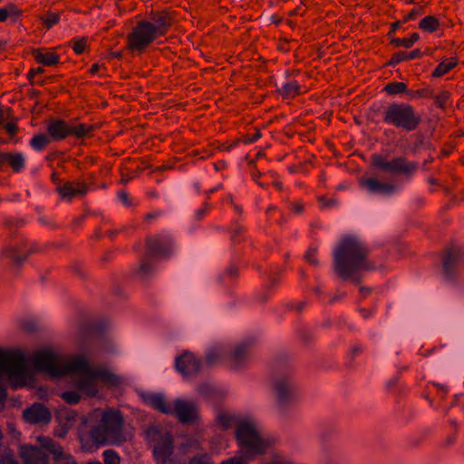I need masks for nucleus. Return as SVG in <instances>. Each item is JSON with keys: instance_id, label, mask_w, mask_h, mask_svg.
<instances>
[{"instance_id": "f257e3e1", "label": "nucleus", "mask_w": 464, "mask_h": 464, "mask_svg": "<svg viewBox=\"0 0 464 464\" xmlns=\"http://www.w3.org/2000/svg\"><path fill=\"white\" fill-rule=\"evenodd\" d=\"M81 448L92 452L103 446H121L132 439L126 430L124 418L120 411L95 409L83 416L78 428Z\"/></svg>"}, {"instance_id": "f03ea898", "label": "nucleus", "mask_w": 464, "mask_h": 464, "mask_svg": "<svg viewBox=\"0 0 464 464\" xmlns=\"http://www.w3.org/2000/svg\"><path fill=\"white\" fill-rule=\"evenodd\" d=\"M334 270L343 280H347L359 271L375 268L369 259L367 245L354 236H344L336 244L334 252Z\"/></svg>"}, {"instance_id": "7ed1b4c3", "label": "nucleus", "mask_w": 464, "mask_h": 464, "mask_svg": "<svg viewBox=\"0 0 464 464\" xmlns=\"http://www.w3.org/2000/svg\"><path fill=\"white\" fill-rule=\"evenodd\" d=\"M238 452L246 460L263 455L272 446V441L260 433L257 423L252 419H242L236 425Z\"/></svg>"}, {"instance_id": "20e7f679", "label": "nucleus", "mask_w": 464, "mask_h": 464, "mask_svg": "<svg viewBox=\"0 0 464 464\" xmlns=\"http://www.w3.org/2000/svg\"><path fill=\"white\" fill-rule=\"evenodd\" d=\"M271 394L275 409L280 415H285L298 402V387L292 371L274 377L271 382Z\"/></svg>"}, {"instance_id": "39448f33", "label": "nucleus", "mask_w": 464, "mask_h": 464, "mask_svg": "<svg viewBox=\"0 0 464 464\" xmlns=\"http://www.w3.org/2000/svg\"><path fill=\"white\" fill-rule=\"evenodd\" d=\"M66 374L73 376V385L88 397H94L100 390L96 368L82 356L72 357Z\"/></svg>"}, {"instance_id": "423d86ee", "label": "nucleus", "mask_w": 464, "mask_h": 464, "mask_svg": "<svg viewBox=\"0 0 464 464\" xmlns=\"http://www.w3.org/2000/svg\"><path fill=\"white\" fill-rule=\"evenodd\" d=\"M72 357H63L53 349H43L35 352L31 362L34 366L53 376L65 375Z\"/></svg>"}, {"instance_id": "0eeeda50", "label": "nucleus", "mask_w": 464, "mask_h": 464, "mask_svg": "<svg viewBox=\"0 0 464 464\" xmlns=\"http://www.w3.org/2000/svg\"><path fill=\"white\" fill-rule=\"evenodd\" d=\"M146 439L153 445V453L159 464H167L171 461L170 457L174 451L172 435L159 426H150L146 430Z\"/></svg>"}, {"instance_id": "6e6552de", "label": "nucleus", "mask_w": 464, "mask_h": 464, "mask_svg": "<svg viewBox=\"0 0 464 464\" xmlns=\"http://www.w3.org/2000/svg\"><path fill=\"white\" fill-rule=\"evenodd\" d=\"M0 382L20 388V351L0 349Z\"/></svg>"}, {"instance_id": "1a4fd4ad", "label": "nucleus", "mask_w": 464, "mask_h": 464, "mask_svg": "<svg viewBox=\"0 0 464 464\" xmlns=\"http://www.w3.org/2000/svg\"><path fill=\"white\" fill-rule=\"evenodd\" d=\"M384 121L395 125L396 127H401L407 130H412L417 128L420 122V118L415 115L411 106L392 104L387 108Z\"/></svg>"}, {"instance_id": "9d476101", "label": "nucleus", "mask_w": 464, "mask_h": 464, "mask_svg": "<svg viewBox=\"0 0 464 464\" xmlns=\"http://www.w3.org/2000/svg\"><path fill=\"white\" fill-rule=\"evenodd\" d=\"M160 36L150 22H140L128 37V47L132 52L140 53Z\"/></svg>"}, {"instance_id": "9b49d317", "label": "nucleus", "mask_w": 464, "mask_h": 464, "mask_svg": "<svg viewBox=\"0 0 464 464\" xmlns=\"http://www.w3.org/2000/svg\"><path fill=\"white\" fill-rule=\"evenodd\" d=\"M184 424H193L198 420V411L195 403L181 399L176 400L172 403L171 413Z\"/></svg>"}, {"instance_id": "f8f14e48", "label": "nucleus", "mask_w": 464, "mask_h": 464, "mask_svg": "<svg viewBox=\"0 0 464 464\" xmlns=\"http://www.w3.org/2000/svg\"><path fill=\"white\" fill-rule=\"evenodd\" d=\"M254 341L251 339L237 343L228 355L231 365L238 368L246 364L253 354Z\"/></svg>"}, {"instance_id": "ddd939ff", "label": "nucleus", "mask_w": 464, "mask_h": 464, "mask_svg": "<svg viewBox=\"0 0 464 464\" xmlns=\"http://www.w3.org/2000/svg\"><path fill=\"white\" fill-rule=\"evenodd\" d=\"M39 438H37V440L40 442V448L30 445L20 447L19 454L24 464H49L48 457L45 453L49 451L43 447Z\"/></svg>"}, {"instance_id": "4468645a", "label": "nucleus", "mask_w": 464, "mask_h": 464, "mask_svg": "<svg viewBox=\"0 0 464 464\" xmlns=\"http://www.w3.org/2000/svg\"><path fill=\"white\" fill-rule=\"evenodd\" d=\"M43 447L53 455V464H77L73 457L51 438H39Z\"/></svg>"}, {"instance_id": "2eb2a0df", "label": "nucleus", "mask_w": 464, "mask_h": 464, "mask_svg": "<svg viewBox=\"0 0 464 464\" xmlns=\"http://www.w3.org/2000/svg\"><path fill=\"white\" fill-rule=\"evenodd\" d=\"M176 368L184 377H191L198 373L200 362L195 354L185 352L176 358Z\"/></svg>"}, {"instance_id": "dca6fc26", "label": "nucleus", "mask_w": 464, "mask_h": 464, "mask_svg": "<svg viewBox=\"0 0 464 464\" xmlns=\"http://www.w3.org/2000/svg\"><path fill=\"white\" fill-rule=\"evenodd\" d=\"M23 417L31 424H46L51 420V412L42 403H34L24 411Z\"/></svg>"}, {"instance_id": "f3484780", "label": "nucleus", "mask_w": 464, "mask_h": 464, "mask_svg": "<svg viewBox=\"0 0 464 464\" xmlns=\"http://www.w3.org/2000/svg\"><path fill=\"white\" fill-rule=\"evenodd\" d=\"M171 250L172 244L169 240L160 237L149 238L147 240V258L168 256Z\"/></svg>"}, {"instance_id": "a211bd4d", "label": "nucleus", "mask_w": 464, "mask_h": 464, "mask_svg": "<svg viewBox=\"0 0 464 464\" xmlns=\"http://www.w3.org/2000/svg\"><path fill=\"white\" fill-rule=\"evenodd\" d=\"M464 257V248L460 246H451L448 249L443 260V276L446 279H453L452 268Z\"/></svg>"}, {"instance_id": "6ab92c4d", "label": "nucleus", "mask_w": 464, "mask_h": 464, "mask_svg": "<svg viewBox=\"0 0 464 464\" xmlns=\"http://www.w3.org/2000/svg\"><path fill=\"white\" fill-rule=\"evenodd\" d=\"M361 187L365 188L371 193H379L382 195H391L395 191V185L389 182H382L379 179L369 177H362L359 179Z\"/></svg>"}, {"instance_id": "aec40b11", "label": "nucleus", "mask_w": 464, "mask_h": 464, "mask_svg": "<svg viewBox=\"0 0 464 464\" xmlns=\"http://www.w3.org/2000/svg\"><path fill=\"white\" fill-rule=\"evenodd\" d=\"M71 125L63 120H52L47 125L50 138L54 140H62L70 136Z\"/></svg>"}, {"instance_id": "412c9836", "label": "nucleus", "mask_w": 464, "mask_h": 464, "mask_svg": "<svg viewBox=\"0 0 464 464\" xmlns=\"http://www.w3.org/2000/svg\"><path fill=\"white\" fill-rule=\"evenodd\" d=\"M417 168L415 162L406 160L405 158L397 157L389 161L388 172L394 174H411Z\"/></svg>"}, {"instance_id": "4be33fe9", "label": "nucleus", "mask_w": 464, "mask_h": 464, "mask_svg": "<svg viewBox=\"0 0 464 464\" xmlns=\"http://www.w3.org/2000/svg\"><path fill=\"white\" fill-rule=\"evenodd\" d=\"M58 190L63 199L71 200L76 196L84 195L87 191V186L81 182L65 183Z\"/></svg>"}, {"instance_id": "5701e85b", "label": "nucleus", "mask_w": 464, "mask_h": 464, "mask_svg": "<svg viewBox=\"0 0 464 464\" xmlns=\"http://www.w3.org/2000/svg\"><path fill=\"white\" fill-rule=\"evenodd\" d=\"M24 162L25 158L20 152H0V164H8L14 171L23 169Z\"/></svg>"}, {"instance_id": "b1692460", "label": "nucleus", "mask_w": 464, "mask_h": 464, "mask_svg": "<svg viewBox=\"0 0 464 464\" xmlns=\"http://www.w3.org/2000/svg\"><path fill=\"white\" fill-rule=\"evenodd\" d=\"M144 401L148 405L162 413H171L172 403H167L165 398L161 394L149 393L144 396Z\"/></svg>"}, {"instance_id": "393cba45", "label": "nucleus", "mask_w": 464, "mask_h": 464, "mask_svg": "<svg viewBox=\"0 0 464 464\" xmlns=\"http://www.w3.org/2000/svg\"><path fill=\"white\" fill-rule=\"evenodd\" d=\"M151 24L159 35H163L172 24V18L165 12L152 14Z\"/></svg>"}, {"instance_id": "a878e982", "label": "nucleus", "mask_w": 464, "mask_h": 464, "mask_svg": "<svg viewBox=\"0 0 464 464\" xmlns=\"http://www.w3.org/2000/svg\"><path fill=\"white\" fill-rule=\"evenodd\" d=\"M1 256L8 258L17 266H20L26 259L27 254L22 253L16 246H7L2 249Z\"/></svg>"}, {"instance_id": "bb28decb", "label": "nucleus", "mask_w": 464, "mask_h": 464, "mask_svg": "<svg viewBox=\"0 0 464 464\" xmlns=\"http://www.w3.org/2000/svg\"><path fill=\"white\" fill-rule=\"evenodd\" d=\"M77 414L71 410L60 411L56 415V420L60 425L65 429L71 430L76 422Z\"/></svg>"}, {"instance_id": "cd10ccee", "label": "nucleus", "mask_w": 464, "mask_h": 464, "mask_svg": "<svg viewBox=\"0 0 464 464\" xmlns=\"http://www.w3.org/2000/svg\"><path fill=\"white\" fill-rule=\"evenodd\" d=\"M99 382L109 386H119L122 382V378L111 372L103 369H97Z\"/></svg>"}, {"instance_id": "c85d7f7f", "label": "nucleus", "mask_w": 464, "mask_h": 464, "mask_svg": "<svg viewBox=\"0 0 464 464\" xmlns=\"http://www.w3.org/2000/svg\"><path fill=\"white\" fill-rule=\"evenodd\" d=\"M216 425L221 430H228L236 423V418L233 414L227 411H219L215 420Z\"/></svg>"}, {"instance_id": "c756f323", "label": "nucleus", "mask_w": 464, "mask_h": 464, "mask_svg": "<svg viewBox=\"0 0 464 464\" xmlns=\"http://www.w3.org/2000/svg\"><path fill=\"white\" fill-rule=\"evenodd\" d=\"M34 58L38 63L46 66L54 65L59 62V55L54 53L34 51Z\"/></svg>"}, {"instance_id": "7c9ffc66", "label": "nucleus", "mask_w": 464, "mask_h": 464, "mask_svg": "<svg viewBox=\"0 0 464 464\" xmlns=\"http://www.w3.org/2000/svg\"><path fill=\"white\" fill-rule=\"evenodd\" d=\"M457 65V60L455 58H450L449 60H445L441 62L432 72L434 77H440L446 74L450 70L454 68Z\"/></svg>"}, {"instance_id": "2f4dec72", "label": "nucleus", "mask_w": 464, "mask_h": 464, "mask_svg": "<svg viewBox=\"0 0 464 464\" xmlns=\"http://www.w3.org/2000/svg\"><path fill=\"white\" fill-rule=\"evenodd\" d=\"M421 54L420 51L419 49H415L413 51H411V53H403V52H398V53H395L391 61H390V64H396L401 61H405V60H411V59H415V58H418L420 57Z\"/></svg>"}, {"instance_id": "473e14b6", "label": "nucleus", "mask_w": 464, "mask_h": 464, "mask_svg": "<svg viewBox=\"0 0 464 464\" xmlns=\"http://www.w3.org/2000/svg\"><path fill=\"white\" fill-rule=\"evenodd\" d=\"M278 92L285 99L295 97L299 93V85L296 82H289L278 89Z\"/></svg>"}, {"instance_id": "72a5a7b5", "label": "nucleus", "mask_w": 464, "mask_h": 464, "mask_svg": "<svg viewBox=\"0 0 464 464\" xmlns=\"http://www.w3.org/2000/svg\"><path fill=\"white\" fill-rule=\"evenodd\" d=\"M440 25L438 19L434 16L429 15L420 20L419 27L426 32H435Z\"/></svg>"}, {"instance_id": "f704fd0d", "label": "nucleus", "mask_w": 464, "mask_h": 464, "mask_svg": "<svg viewBox=\"0 0 464 464\" xmlns=\"http://www.w3.org/2000/svg\"><path fill=\"white\" fill-rule=\"evenodd\" d=\"M52 138L45 134H38L33 137L30 141L31 146L36 150H42L47 144L50 143Z\"/></svg>"}, {"instance_id": "c9c22d12", "label": "nucleus", "mask_w": 464, "mask_h": 464, "mask_svg": "<svg viewBox=\"0 0 464 464\" xmlns=\"http://www.w3.org/2000/svg\"><path fill=\"white\" fill-rule=\"evenodd\" d=\"M223 356V351L219 347L210 349L206 355V362L208 365H214L220 362Z\"/></svg>"}, {"instance_id": "e433bc0d", "label": "nucleus", "mask_w": 464, "mask_h": 464, "mask_svg": "<svg viewBox=\"0 0 464 464\" xmlns=\"http://www.w3.org/2000/svg\"><path fill=\"white\" fill-rule=\"evenodd\" d=\"M71 130L70 136L82 138L92 130V126L85 124H79L77 126L71 125Z\"/></svg>"}, {"instance_id": "4c0bfd02", "label": "nucleus", "mask_w": 464, "mask_h": 464, "mask_svg": "<svg viewBox=\"0 0 464 464\" xmlns=\"http://www.w3.org/2000/svg\"><path fill=\"white\" fill-rule=\"evenodd\" d=\"M19 14L20 11L14 5L9 4L6 6L0 8V22L5 21L11 16H17Z\"/></svg>"}, {"instance_id": "58836bf2", "label": "nucleus", "mask_w": 464, "mask_h": 464, "mask_svg": "<svg viewBox=\"0 0 464 464\" xmlns=\"http://www.w3.org/2000/svg\"><path fill=\"white\" fill-rule=\"evenodd\" d=\"M384 89L389 94H398L406 92L407 86L404 82H394L387 84Z\"/></svg>"}, {"instance_id": "ea45409f", "label": "nucleus", "mask_w": 464, "mask_h": 464, "mask_svg": "<svg viewBox=\"0 0 464 464\" xmlns=\"http://www.w3.org/2000/svg\"><path fill=\"white\" fill-rule=\"evenodd\" d=\"M62 399L68 404L74 405L81 401V395L76 391H66L61 393Z\"/></svg>"}, {"instance_id": "a19ab883", "label": "nucleus", "mask_w": 464, "mask_h": 464, "mask_svg": "<svg viewBox=\"0 0 464 464\" xmlns=\"http://www.w3.org/2000/svg\"><path fill=\"white\" fill-rule=\"evenodd\" d=\"M103 459L105 464H120V456L112 450L103 451Z\"/></svg>"}, {"instance_id": "79ce46f5", "label": "nucleus", "mask_w": 464, "mask_h": 464, "mask_svg": "<svg viewBox=\"0 0 464 464\" xmlns=\"http://www.w3.org/2000/svg\"><path fill=\"white\" fill-rule=\"evenodd\" d=\"M153 271L152 265L148 260H143L139 267L138 275L142 278H147Z\"/></svg>"}, {"instance_id": "37998d69", "label": "nucleus", "mask_w": 464, "mask_h": 464, "mask_svg": "<svg viewBox=\"0 0 464 464\" xmlns=\"http://www.w3.org/2000/svg\"><path fill=\"white\" fill-rule=\"evenodd\" d=\"M188 464H214L211 457L206 453H200L190 459Z\"/></svg>"}, {"instance_id": "c03bdc74", "label": "nucleus", "mask_w": 464, "mask_h": 464, "mask_svg": "<svg viewBox=\"0 0 464 464\" xmlns=\"http://www.w3.org/2000/svg\"><path fill=\"white\" fill-rule=\"evenodd\" d=\"M372 165L386 171H388L389 169V161L378 154L372 156Z\"/></svg>"}, {"instance_id": "a18cd8bd", "label": "nucleus", "mask_w": 464, "mask_h": 464, "mask_svg": "<svg viewBox=\"0 0 464 464\" xmlns=\"http://www.w3.org/2000/svg\"><path fill=\"white\" fill-rule=\"evenodd\" d=\"M304 258L307 262H309L310 264H312L314 266H318V264H319V262L316 258V249L315 248H310L306 252Z\"/></svg>"}, {"instance_id": "49530a36", "label": "nucleus", "mask_w": 464, "mask_h": 464, "mask_svg": "<svg viewBox=\"0 0 464 464\" xmlns=\"http://www.w3.org/2000/svg\"><path fill=\"white\" fill-rule=\"evenodd\" d=\"M59 21V15L57 14L50 13L46 15L45 19L44 20V24L46 27L51 28L53 25L57 24Z\"/></svg>"}, {"instance_id": "de8ad7c7", "label": "nucleus", "mask_w": 464, "mask_h": 464, "mask_svg": "<svg viewBox=\"0 0 464 464\" xmlns=\"http://www.w3.org/2000/svg\"><path fill=\"white\" fill-rule=\"evenodd\" d=\"M248 460H246L242 455L231 457L220 464H247Z\"/></svg>"}, {"instance_id": "09e8293b", "label": "nucleus", "mask_w": 464, "mask_h": 464, "mask_svg": "<svg viewBox=\"0 0 464 464\" xmlns=\"http://www.w3.org/2000/svg\"><path fill=\"white\" fill-rule=\"evenodd\" d=\"M213 391V387L208 383H203L198 386V392L203 396L209 395Z\"/></svg>"}, {"instance_id": "8fccbe9b", "label": "nucleus", "mask_w": 464, "mask_h": 464, "mask_svg": "<svg viewBox=\"0 0 464 464\" xmlns=\"http://www.w3.org/2000/svg\"><path fill=\"white\" fill-rule=\"evenodd\" d=\"M7 431L14 439H18L20 436V432L17 430L15 424L13 422H9L7 424Z\"/></svg>"}, {"instance_id": "3c124183", "label": "nucleus", "mask_w": 464, "mask_h": 464, "mask_svg": "<svg viewBox=\"0 0 464 464\" xmlns=\"http://www.w3.org/2000/svg\"><path fill=\"white\" fill-rule=\"evenodd\" d=\"M5 129L6 130V132L11 135V136H14L16 134V132L18 131V127L15 123L14 122H8L5 125Z\"/></svg>"}, {"instance_id": "603ef678", "label": "nucleus", "mask_w": 464, "mask_h": 464, "mask_svg": "<svg viewBox=\"0 0 464 464\" xmlns=\"http://www.w3.org/2000/svg\"><path fill=\"white\" fill-rule=\"evenodd\" d=\"M84 48H85V40L84 39L78 40L74 43L73 50L75 53H83Z\"/></svg>"}, {"instance_id": "864d4df0", "label": "nucleus", "mask_w": 464, "mask_h": 464, "mask_svg": "<svg viewBox=\"0 0 464 464\" xmlns=\"http://www.w3.org/2000/svg\"><path fill=\"white\" fill-rule=\"evenodd\" d=\"M0 464H17V462L14 459L11 454L5 453L0 457Z\"/></svg>"}, {"instance_id": "5fc2aeb1", "label": "nucleus", "mask_w": 464, "mask_h": 464, "mask_svg": "<svg viewBox=\"0 0 464 464\" xmlns=\"http://www.w3.org/2000/svg\"><path fill=\"white\" fill-rule=\"evenodd\" d=\"M392 44L396 47L403 46L405 48H411L410 42L408 39H392Z\"/></svg>"}, {"instance_id": "6e6d98bb", "label": "nucleus", "mask_w": 464, "mask_h": 464, "mask_svg": "<svg viewBox=\"0 0 464 464\" xmlns=\"http://www.w3.org/2000/svg\"><path fill=\"white\" fill-rule=\"evenodd\" d=\"M68 429H65L64 427L59 424V426L54 430V434L59 438H63L68 433Z\"/></svg>"}, {"instance_id": "4d7b16f0", "label": "nucleus", "mask_w": 464, "mask_h": 464, "mask_svg": "<svg viewBox=\"0 0 464 464\" xmlns=\"http://www.w3.org/2000/svg\"><path fill=\"white\" fill-rule=\"evenodd\" d=\"M289 361V358L288 356L286 355H279L276 359V365L278 368L280 369H283V367L285 366V364Z\"/></svg>"}, {"instance_id": "13d9d810", "label": "nucleus", "mask_w": 464, "mask_h": 464, "mask_svg": "<svg viewBox=\"0 0 464 464\" xmlns=\"http://www.w3.org/2000/svg\"><path fill=\"white\" fill-rule=\"evenodd\" d=\"M318 200L320 201L323 207H330L335 205L336 203L335 200L333 198L326 200V198L324 196L319 197Z\"/></svg>"}, {"instance_id": "bf43d9fd", "label": "nucleus", "mask_w": 464, "mask_h": 464, "mask_svg": "<svg viewBox=\"0 0 464 464\" xmlns=\"http://www.w3.org/2000/svg\"><path fill=\"white\" fill-rule=\"evenodd\" d=\"M359 291H360L361 295H362V297H366L367 295H369L372 293V289L370 287L363 286V285L359 286Z\"/></svg>"}, {"instance_id": "052dcab7", "label": "nucleus", "mask_w": 464, "mask_h": 464, "mask_svg": "<svg viewBox=\"0 0 464 464\" xmlns=\"http://www.w3.org/2000/svg\"><path fill=\"white\" fill-rule=\"evenodd\" d=\"M44 72V69L42 67H38L36 69H32L28 73V78L33 79L36 74Z\"/></svg>"}, {"instance_id": "680f3d73", "label": "nucleus", "mask_w": 464, "mask_h": 464, "mask_svg": "<svg viewBox=\"0 0 464 464\" xmlns=\"http://www.w3.org/2000/svg\"><path fill=\"white\" fill-rule=\"evenodd\" d=\"M420 14V11H418L417 9H413L406 17H405V22L406 21H409V20H411V19H414V17L416 15H418Z\"/></svg>"}, {"instance_id": "e2e57ef3", "label": "nucleus", "mask_w": 464, "mask_h": 464, "mask_svg": "<svg viewBox=\"0 0 464 464\" xmlns=\"http://www.w3.org/2000/svg\"><path fill=\"white\" fill-rule=\"evenodd\" d=\"M419 38L420 37L417 33L412 34L410 38H407L408 41L410 42L411 47L413 45L414 43H416L419 40Z\"/></svg>"}, {"instance_id": "0e129e2a", "label": "nucleus", "mask_w": 464, "mask_h": 464, "mask_svg": "<svg viewBox=\"0 0 464 464\" xmlns=\"http://www.w3.org/2000/svg\"><path fill=\"white\" fill-rule=\"evenodd\" d=\"M119 197L122 200L123 203H125L126 205H129L128 195L125 192H120Z\"/></svg>"}, {"instance_id": "69168bd1", "label": "nucleus", "mask_w": 464, "mask_h": 464, "mask_svg": "<svg viewBox=\"0 0 464 464\" xmlns=\"http://www.w3.org/2000/svg\"><path fill=\"white\" fill-rule=\"evenodd\" d=\"M293 209L296 213H301L304 209V207L302 204L296 203L293 205Z\"/></svg>"}, {"instance_id": "338daca9", "label": "nucleus", "mask_w": 464, "mask_h": 464, "mask_svg": "<svg viewBox=\"0 0 464 464\" xmlns=\"http://www.w3.org/2000/svg\"><path fill=\"white\" fill-rule=\"evenodd\" d=\"M6 398L5 388L0 384V402H3Z\"/></svg>"}, {"instance_id": "774afa93", "label": "nucleus", "mask_w": 464, "mask_h": 464, "mask_svg": "<svg viewBox=\"0 0 464 464\" xmlns=\"http://www.w3.org/2000/svg\"><path fill=\"white\" fill-rule=\"evenodd\" d=\"M260 136H261V135H260V132L257 130V131L256 132V134H255V135H253V137H251V138L247 139V140H246V142H254L255 140H256L257 139H259V138H260Z\"/></svg>"}]
</instances>
